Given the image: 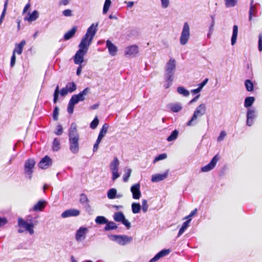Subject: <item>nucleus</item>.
Listing matches in <instances>:
<instances>
[{
    "label": "nucleus",
    "instance_id": "obj_1",
    "mask_svg": "<svg viewBox=\"0 0 262 262\" xmlns=\"http://www.w3.org/2000/svg\"><path fill=\"white\" fill-rule=\"evenodd\" d=\"M69 149L71 152L76 154L79 150V135L77 129V125L72 123L69 129Z\"/></svg>",
    "mask_w": 262,
    "mask_h": 262
},
{
    "label": "nucleus",
    "instance_id": "obj_2",
    "mask_svg": "<svg viewBox=\"0 0 262 262\" xmlns=\"http://www.w3.org/2000/svg\"><path fill=\"white\" fill-rule=\"evenodd\" d=\"M176 70V60L173 58H170L165 67L164 79L165 83L163 86L165 89H168L172 85Z\"/></svg>",
    "mask_w": 262,
    "mask_h": 262
},
{
    "label": "nucleus",
    "instance_id": "obj_3",
    "mask_svg": "<svg viewBox=\"0 0 262 262\" xmlns=\"http://www.w3.org/2000/svg\"><path fill=\"white\" fill-rule=\"evenodd\" d=\"M98 24H92L88 29L85 34L82 38L79 45V48L88 51L93 38L97 31Z\"/></svg>",
    "mask_w": 262,
    "mask_h": 262
},
{
    "label": "nucleus",
    "instance_id": "obj_4",
    "mask_svg": "<svg viewBox=\"0 0 262 262\" xmlns=\"http://www.w3.org/2000/svg\"><path fill=\"white\" fill-rule=\"evenodd\" d=\"M206 112V106L204 103L199 105L194 111L192 116L189 121L187 123V125L190 126H193L198 123L196 121L198 118L203 116Z\"/></svg>",
    "mask_w": 262,
    "mask_h": 262
},
{
    "label": "nucleus",
    "instance_id": "obj_5",
    "mask_svg": "<svg viewBox=\"0 0 262 262\" xmlns=\"http://www.w3.org/2000/svg\"><path fill=\"white\" fill-rule=\"evenodd\" d=\"M18 226L19 228L18 230V232L22 233L24 232V229L26 231H28L30 235L34 234V225L32 223H28L22 218L18 219Z\"/></svg>",
    "mask_w": 262,
    "mask_h": 262
},
{
    "label": "nucleus",
    "instance_id": "obj_6",
    "mask_svg": "<svg viewBox=\"0 0 262 262\" xmlns=\"http://www.w3.org/2000/svg\"><path fill=\"white\" fill-rule=\"evenodd\" d=\"M110 239L117 242L121 246H124L131 243L133 237L126 235H111L109 236Z\"/></svg>",
    "mask_w": 262,
    "mask_h": 262
},
{
    "label": "nucleus",
    "instance_id": "obj_7",
    "mask_svg": "<svg viewBox=\"0 0 262 262\" xmlns=\"http://www.w3.org/2000/svg\"><path fill=\"white\" fill-rule=\"evenodd\" d=\"M35 161L33 159H29L26 160L24 164V173L26 178L31 180L33 172V168L35 165Z\"/></svg>",
    "mask_w": 262,
    "mask_h": 262
},
{
    "label": "nucleus",
    "instance_id": "obj_8",
    "mask_svg": "<svg viewBox=\"0 0 262 262\" xmlns=\"http://www.w3.org/2000/svg\"><path fill=\"white\" fill-rule=\"evenodd\" d=\"M190 37L189 26L187 23H185L183 25L182 31L180 38V42L182 45L187 43Z\"/></svg>",
    "mask_w": 262,
    "mask_h": 262
},
{
    "label": "nucleus",
    "instance_id": "obj_9",
    "mask_svg": "<svg viewBox=\"0 0 262 262\" xmlns=\"http://www.w3.org/2000/svg\"><path fill=\"white\" fill-rule=\"evenodd\" d=\"M90 92V89L89 88H86L79 94L73 95L70 99L76 104H77L80 101H84L85 99V96L87 95Z\"/></svg>",
    "mask_w": 262,
    "mask_h": 262
},
{
    "label": "nucleus",
    "instance_id": "obj_10",
    "mask_svg": "<svg viewBox=\"0 0 262 262\" xmlns=\"http://www.w3.org/2000/svg\"><path fill=\"white\" fill-rule=\"evenodd\" d=\"M88 232L89 230L88 228L83 226L80 227L76 232L75 236L76 241L80 242L85 239Z\"/></svg>",
    "mask_w": 262,
    "mask_h": 262
},
{
    "label": "nucleus",
    "instance_id": "obj_11",
    "mask_svg": "<svg viewBox=\"0 0 262 262\" xmlns=\"http://www.w3.org/2000/svg\"><path fill=\"white\" fill-rule=\"evenodd\" d=\"M52 159L49 156H46L40 160L38 166L42 169H46L52 166Z\"/></svg>",
    "mask_w": 262,
    "mask_h": 262
},
{
    "label": "nucleus",
    "instance_id": "obj_12",
    "mask_svg": "<svg viewBox=\"0 0 262 262\" xmlns=\"http://www.w3.org/2000/svg\"><path fill=\"white\" fill-rule=\"evenodd\" d=\"M87 52L88 51L79 48L74 56V60L75 63L80 65L83 62L84 56Z\"/></svg>",
    "mask_w": 262,
    "mask_h": 262
},
{
    "label": "nucleus",
    "instance_id": "obj_13",
    "mask_svg": "<svg viewBox=\"0 0 262 262\" xmlns=\"http://www.w3.org/2000/svg\"><path fill=\"white\" fill-rule=\"evenodd\" d=\"M219 160V156L216 155L213 157L211 161L207 165L201 168V171L202 172H208L214 168Z\"/></svg>",
    "mask_w": 262,
    "mask_h": 262
},
{
    "label": "nucleus",
    "instance_id": "obj_14",
    "mask_svg": "<svg viewBox=\"0 0 262 262\" xmlns=\"http://www.w3.org/2000/svg\"><path fill=\"white\" fill-rule=\"evenodd\" d=\"M138 52V47L134 45L126 48L125 55L128 57H134Z\"/></svg>",
    "mask_w": 262,
    "mask_h": 262
},
{
    "label": "nucleus",
    "instance_id": "obj_15",
    "mask_svg": "<svg viewBox=\"0 0 262 262\" xmlns=\"http://www.w3.org/2000/svg\"><path fill=\"white\" fill-rule=\"evenodd\" d=\"M140 188V185L139 183L134 184L131 187L130 191L133 194V198L134 199L138 200L140 199L141 195Z\"/></svg>",
    "mask_w": 262,
    "mask_h": 262
},
{
    "label": "nucleus",
    "instance_id": "obj_16",
    "mask_svg": "<svg viewBox=\"0 0 262 262\" xmlns=\"http://www.w3.org/2000/svg\"><path fill=\"white\" fill-rule=\"evenodd\" d=\"M167 107L172 113H178L183 108L182 103L179 102L169 103Z\"/></svg>",
    "mask_w": 262,
    "mask_h": 262
},
{
    "label": "nucleus",
    "instance_id": "obj_17",
    "mask_svg": "<svg viewBox=\"0 0 262 262\" xmlns=\"http://www.w3.org/2000/svg\"><path fill=\"white\" fill-rule=\"evenodd\" d=\"M79 214V210L76 209H70L63 212L61 214V217L63 218H66L70 216H77Z\"/></svg>",
    "mask_w": 262,
    "mask_h": 262
},
{
    "label": "nucleus",
    "instance_id": "obj_18",
    "mask_svg": "<svg viewBox=\"0 0 262 262\" xmlns=\"http://www.w3.org/2000/svg\"><path fill=\"white\" fill-rule=\"evenodd\" d=\"M106 46L111 55L115 56L116 55L118 50L117 48L110 40H106Z\"/></svg>",
    "mask_w": 262,
    "mask_h": 262
},
{
    "label": "nucleus",
    "instance_id": "obj_19",
    "mask_svg": "<svg viewBox=\"0 0 262 262\" xmlns=\"http://www.w3.org/2000/svg\"><path fill=\"white\" fill-rule=\"evenodd\" d=\"M169 252L170 250L169 249H163L151 258L149 262H156L160 258L168 255Z\"/></svg>",
    "mask_w": 262,
    "mask_h": 262
},
{
    "label": "nucleus",
    "instance_id": "obj_20",
    "mask_svg": "<svg viewBox=\"0 0 262 262\" xmlns=\"http://www.w3.org/2000/svg\"><path fill=\"white\" fill-rule=\"evenodd\" d=\"M168 176V172L166 171L163 173H158L152 175L151 177V181L152 182H158L164 180Z\"/></svg>",
    "mask_w": 262,
    "mask_h": 262
},
{
    "label": "nucleus",
    "instance_id": "obj_21",
    "mask_svg": "<svg viewBox=\"0 0 262 262\" xmlns=\"http://www.w3.org/2000/svg\"><path fill=\"white\" fill-rule=\"evenodd\" d=\"M77 30V27L76 26H74L70 31L65 33L63 36V40H68L72 38L75 35Z\"/></svg>",
    "mask_w": 262,
    "mask_h": 262
},
{
    "label": "nucleus",
    "instance_id": "obj_22",
    "mask_svg": "<svg viewBox=\"0 0 262 262\" xmlns=\"http://www.w3.org/2000/svg\"><path fill=\"white\" fill-rule=\"evenodd\" d=\"M46 204L47 202L45 201L40 200L34 206L33 210L35 211H42L45 208Z\"/></svg>",
    "mask_w": 262,
    "mask_h": 262
},
{
    "label": "nucleus",
    "instance_id": "obj_23",
    "mask_svg": "<svg viewBox=\"0 0 262 262\" xmlns=\"http://www.w3.org/2000/svg\"><path fill=\"white\" fill-rule=\"evenodd\" d=\"M26 45V41L25 40H23L21 42L15 45V49L13 50V53H17L18 54L20 55L22 53L23 49L24 46Z\"/></svg>",
    "mask_w": 262,
    "mask_h": 262
},
{
    "label": "nucleus",
    "instance_id": "obj_24",
    "mask_svg": "<svg viewBox=\"0 0 262 262\" xmlns=\"http://www.w3.org/2000/svg\"><path fill=\"white\" fill-rule=\"evenodd\" d=\"M191 219H188L186 221L183 223L181 228L180 229L179 233L177 235V237H180L186 230V229L188 228L189 226V225L190 224V222L191 221Z\"/></svg>",
    "mask_w": 262,
    "mask_h": 262
},
{
    "label": "nucleus",
    "instance_id": "obj_25",
    "mask_svg": "<svg viewBox=\"0 0 262 262\" xmlns=\"http://www.w3.org/2000/svg\"><path fill=\"white\" fill-rule=\"evenodd\" d=\"M238 27L236 25H234L233 27V32L231 37V42L232 45H234L236 41L237 37Z\"/></svg>",
    "mask_w": 262,
    "mask_h": 262
},
{
    "label": "nucleus",
    "instance_id": "obj_26",
    "mask_svg": "<svg viewBox=\"0 0 262 262\" xmlns=\"http://www.w3.org/2000/svg\"><path fill=\"white\" fill-rule=\"evenodd\" d=\"M259 5L258 3H256L253 6L252 9L251 10V6H250L249 12V20H251L252 16H255L257 12V7Z\"/></svg>",
    "mask_w": 262,
    "mask_h": 262
},
{
    "label": "nucleus",
    "instance_id": "obj_27",
    "mask_svg": "<svg viewBox=\"0 0 262 262\" xmlns=\"http://www.w3.org/2000/svg\"><path fill=\"white\" fill-rule=\"evenodd\" d=\"M105 224L106 225L104 228V231H110L116 229L118 227L116 224L112 221H108V222Z\"/></svg>",
    "mask_w": 262,
    "mask_h": 262
},
{
    "label": "nucleus",
    "instance_id": "obj_28",
    "mask_svg": "<svg viewBox=\"0 0 262 262\" xmlns=\"http://www.w3.org/2000/svg\"><path fill=\"white\" fill-rule=\"evenodd\" d=\"M52 148L54 151H57L60 149V140L57 138H54L53 141Z\"/></svg>",
    "mask_w": 262,
    "mask_h": 262
},
{
    "label": "nucleus",
    "instance_id": "obj_29",
    "mask_svg": "<svg viewBox=\"0 0 262 262\" xmlns=\"http://www.w3.org/2000/svg\"><path fill=\"white\" fill-rule=\"evenodd\" d=\"M119 165V161L117 157H115L110 164L111 170H118Z\"/></svg>",
    "mask_w": 262,
    "mask_h": 262
},
{
    "label": "nucleus",
    "instance_id": "obj_30",
    "mask_svg": "<svg viewBox=\"0 0 262 262\" xmlns=\"http://www.w3.org/2000/svg\"><path fill=\"white\" fill-rule=\"evenodd\" d=\"M255 101V98L253 97H247L245 98L244 101V106L246 108H248L253 104Z\"/></svg>",
    "mask_w": 262,
    "mask_h": 262
},
{
    "label": "nucleus",
    "instance_id": "obj_31",
    "mask_svg": "<svg viewBox=\"0 0 262 262\" xmlns=\"http://www.w3.org/2000/svg\"><path fill=\"white\" fill-rule=\"evenodd\" d=\"M79 202L81 204H82V205H84L85 204H86V206L90 207V204H89V199L84 193H81L80 195Z\"/></svg>",
    "mask_w": 262,
    "mask_h": 262
},
{
    "label": "nucleus",
    "instance_id": "obj_32",
    "mask_svg": "<svg viewBox=\"0 0 262 262\" xmlns=\"http://www.w3.org/2000/svg\"><path fill=\"white\" fill-rule=\"evenodd\" d=\"M179 135V131L177 129H174L172 131L169 136L167 138V141L168 142L173 141L176 140Z\"/></svg>",
    "mask_w": 262,
    "mask_h": 262
},
{
    "label": "nucleus",
    "instance_id": "obj_33",
    "mask_svg": "<svg viewBox=\"0 0 262 262\" xmlns=\"http://www.w3.org/2000/svg\"><path fill=\"white\" fill-rule=\"evenodd\" d=\"M108 127L109 125L107 123H104L100 130L98 137L103 138L105 135L106 134Z\"/></svg>",
    "mask_w": 262,
    "mask_h": 262
},
{
    "label": "nucleus",
    "instance_id": "obj_34",
    "mask_svg": "<svg viewBox=\"0 0 262 262\" xmlns=\"http://www.w3.org/2000/svg\"><path fill=\"white\" fill-rule=\"evenodd\" d=\"M177 92L179 94H180L185 97H188L190 94L189 91L186 90L183 86L178 87L177 88Z\"/></svg>",
    "mask_w": 262,
    "mask_h": 262
},
{
    "label": "nucleus",
    "instance_id": "obj_35",
    "mask_svg": "<svg viewBox=\"0 0 262 262\" xmlns=\"http://www.w3.org/2000/svg\"><path fill=\"white\" fill-rule=\"evenodd\" d=\"M125 216L122 212H117L114 215V219L116 222H121L124 219Z\"/></svg>",
    "mask_w": 262,
    "mask_h": 262
},
{
    "label": "nucleus",
    "instance_id": "obj_36",
    "mask_svg": "<svg viewBox=\"0 0 262 262\" xmlns=\"http://www.w3.org/2000/svg\"><path fill=\"white\" fill-rule=\"evenodd\" d=\"M245 86L246 90L248 92H252L254 89L253 82L250 79H247L245 81Z\"/></svg>",
    "mask_w": 262,
    "mask_h": 262
},
{
    "label": "nucleus",
    "instance_id": "obj_37",
    "mask_svg": "<svg viewBox=\"0 0 262 262\" xmlns=\"http://www.w3.org/2000/svg\"><path fill=\"white\" fill-rule=\"evenodd\" d=\"M66 88L68 90L69 93H73L77 89L76 84L74 82L68 83Z\"/></svg>",
    "mask_w": 262,
    "mask_h": 262
},
{
    "label": "nucleus",
    "instance_id": "obj_38",
    "mask_svg": "<svg viewBox=\"0 0 262 262\" xmlns=\"http://www.w3.org/2000/svg\"><path fill=\"white\" fill-rule=\"evenodd\" d=\"M39 16V14L37 11L34 10L31 14H29V16L28 18V20L29 21H33L36 20Z\"/></svg>",
    "mask_w": 262,
    "mask_h": 262
},
{
    "label": "nucleus",
    "instance_id": "obj_39",
    "mask_svg": "<svg viewBox=\"0 0 262 262\" xmlns=\"http://www.w3.org/2000/svg\"><path fill=\"white\" fill-rule=\"evenodd\" d=\"M117 190L115 188H111L107 193V196L109 199H114L116 197Z\"/></svg>",
    "mask_w": 262,
    "mask_h": 262
},
{
    "label": "nucleus",
    "instance_id": "obj_40",
    "mask_svg": "<svg viewBox=\"0 0 262 262\" xmlns=\"http://www.w3.org/2000/svg\"><path fill=\"white\" fill-rule=\"evenodd\" d=\"M95 222L99 225L105 224L108 222V220L104 216H98L95 219Z\"/></svg>",
    "mask_w": 262,
    "mask_h": 262
},
{
    "label": "nucleus",
    "instance_id": "obj_41",
    "mask_svg": "<svg viewBox=\"0 0 262 262\" xmlns=\"http://www.w3.org/2000/svg\"><path fill=\"white\" fill-rule=\"evenodd\" d=\"M141 206L139 203H133L132 204V211L134 213L136 214L140 212Z\"/></svg>",
    "mask_w": 262,
    "mask_h": 262
},
{
    "label": "nucleus",
    "instance_id": "obj_42",
    "mask_svg": "<svg viewBox=\"0 0 262 262\" xmlns=\"http://www.w3.org/2000/svg\"><path fill=\"white\" fill-rule=\"evenodd\" d=\"M256 113L254 108L248 109L247 113V119H253L256 117Z\"/></svg>",
    "mask_w": 262,
    "mask_h": 262
},
{
    "label": "nucleus",
    "instance_id": "obj_43",
    "mask_svg": "<svg viewBox=\"0 0 262 262\" xmlns=\"http://www.w3.org/2000/svg\"><path fill=\"white\" fill-rule=\"evenodd\" d=\"M111 3H112V2H111V0H105V1L104 4L103 5V11H102L103 14H105L108 12L110 7L111 5Z\"/></svg>",
    "mask_w": 262,
    "mask_h": 262
},
{
    "label": "nucleus",
    "instance_id": "obj_44",
    "mask_svg": "<svg viewBox=\"0 0 262 262\" xmlns=\"http://www.w3.org/2000/svg\"><path fill=\"white\" fill-rule=\"evenodd\" d=\"M75 104H76L74 102H73L71 99L70 100L67 108V111L68 113L71 114L73 113L74 105Z\"/></svg>",
    "mask_w": 262,
    "mask_h": 262
},
{
    "label": "nucleus",
    "instance_id": "obj_45",
    "mask_svg": "<svg viewBox=\"0 0 262 262\" xmlns=\"http://www.w3.org/2000/svg\"><path fill=\"white\" fill-rule=\"evenodd\" d=\"M131 172L132 169L130 168H127L125 170V173L123 177V180L124 182H127L128 180V179L130 176Z\"/></svg>",
    "mask_w": 262,
    "mask_h": 262
},
{
    "label": "nucleus",
    "instance_id": "obj_46",
    "mask_svg": "<svg viewBox=\"0 0 262 262\" xmlns=\"http://www.w3.org/2000/svg\"><path fill=\"white\" fill-rule=\"evenodd\" d=\"M237 0H225L227 7H233L236 5Z\"/></svg>",
    "mask_w": 262,
    "mask_h": 262
},
{
    "label": "nucleus",
    "instance_id": "obj_47",
    "mask_svg": "<svg viewBox=\"0 0 262 262\" xmlns=\"http://www.w3.org/2000/svg\"><path fill=\"white\" fill-rule=\"evenodd\" d=\"M166 158H167V155L166 154L164 153V154H160V155H158V156H157L156 157H155V158L154 159V160L153 161V163H156V162H157L159 161L165 159Z\"/></svg>",
    "mask_w": 262,
    "mask_h": 262
},
{
    "label": "nucleus",
    "instance_id": "obj_48",
    "mask_svg": "<svg viewBox=\"0 0 262 262\" xmlns=\"http://www.w3.org/2000/svg\"><path fill=\"white\" fill-rule=\"evenodd\" d=\"M59 94V86L57 85L54 93V98L53 101L54 103H56L58 99Z\"/></svg>",
    "mask_w": 262,
    "mask_h": 262
},
{
    "label": "nucleus",
    "instance_id": "obj_49",
    "mask_svg": "<svg viewBox=\"0 0 262 262\" xmlns=\"http://www.w3.org/2000/svg\"><path fill=\"white\" fill-rule=\"evenodd\" d=\"M99 123V120L98 119V117L96 116L95 117L94 120L92 121V122L90 124V127L92 129H95L97 126H98Z\"/></svg>",
    "mask_w": 262,
    "mask_h": 262
},
{
    "label": "nucleus",
    "instance_id": "obj_50",
    "mask_svg": "<svg viewBox=\"0 0 262 262\" xmlns=\"http://www.w3.org/2000/svg\"><path fill=\"white\" fill-rule=\"evenodd\" d=\"M59 114V108L57 106H55L53 113V119L56 121L58 120V116Z\"/></svg>",
    "mask_w": 262,
    "mask_h": 262
},
{
    "label": "nucleus",
    "instance_id": "obj_51",
    "mask_svg": "<svg viewBox=\"0 0 262 262\" xmlns=\"http://www.w3.org/2000/svg\"><path fill=\"white\" fill-rule=\"evenodd\" d=\"M148 205L146 200H143L142 202V209L143 212H146Z\"/></svg>",
    "mask_w": 262,
    "mask_h": 262
},
{
    "label": "nucleus",
    "instance_id": "obj_52",
    "mask_svg": "<svg viewBox=\"0 0 262 262\" xmlns=\"http://www.w3.org/2000/svg\"><path fill=\"white\" fill-rule=\"evenodd\" d=\"M8 0H6L5 4H4V9H3V12L1 14V17H0L1 19H3L5 16V14H6L7 8V5H8Z\"/></svg>",
    "mask_w": 262,
    "mask_h": 262
},
{
    "label": "nucleus",
    "instance_id": "obj_53",
    "mask_svg": "<svg viewBox=\"0 0 262 262\" xmlns=\"http://www.w3.org/2000/svg\"><path fill=\"white\" fill-rule=\"evenodd\" d=\"M63 133V128L62 126L60 124H58L57 126V130L55 132V134L56 135L60 136Z\"/></svg>",
    "mask_w": 262,
    "mask_h": 262
},
{
    "label": "nucleus",
    "instance_id": "obj_54",
    "mask_svg": "<svg viewBox=\"0 0 262 262\" xmlns=\"http://www.w3.org/2000/svg\"><path fill=\"white\" fill-rule=\"evenodd\" d=\"M258 50L260 52L262 51V32L258 35Z\"/></svg>",
    "mask_w": 262,
    "mask_h": 262
},
{
    "label": "nucleus",
    "instance_id": "obj_55",
    "mask_svg": "<svg viewBox=\"0 0 262 262\" xmlns=\"http://www.w3.org/2000/svg\"><path fill=\"white\" fill-rule=\"evenodd\" d=\"M211 19H212V22H211V24L209 27V31H210V33H212L213 32V28H214V24H215V21H214V15H211Z\"/></svg>",
    "mask_w": 262,
    "mask_h": 262
},
{
    "label": "nucleus",
    "instance_id": "obj_56",
    "mask_svg": "<svg viewBox=\"0 0 262 262\" xmlns=\"http://www.w3.org/2000/svg\"><path fill=\"white\" fill-rule=\"evenodd\" d=\"M162 7L167 8L169 5V0H161Z\"/></svg>",
    "mask_w": 262,
    "mask_h": 262
},
{
    "label": "nucleus",
    "instance_id": "obj_57",
    "mask_svg": "<svg viewBox=\"0 0 262 262\" xmlns=\"http://www.w3.org/2000/svg\"><path fill=\"white\" fill-rule=\"evenodd\" d=\"M113 176H112V180L113 181H115L116 179L120 177V174L118 173V170H113L112 171Z\"/></svg>",
    "mask_w": 262,
    "mask_h": 262
},
{
    "label": "nucleus",
    "instance_id": "obj_58",
    "mask_svg": "<svg viewBox=\"0 0 262 262\" xmlns=\"http://www.w3.org/2000/svg\"><path fill=\"white\" fill-rule=\"evenodd\" d=\"M226 136V133L225 131L222 130L220 133V136L217 138V141H222L224 139V138Z\"/></svg>",
    "mask_w": 262,
    "mask_h": 262
},
{
    "label": "nucleus",
    "instance_id": "obj_59",
    "mask_svg": "<svg viewBox=\"0 0 262 262\" xmlns=\"http://www.w3.org/2000/svg\"><path fill=\"white\" fill-rule=\"evenodd\" d=\"M68 93H69V91L66 87L62 88L59 92V93L61 96H65L68 94Z\"/></svg>",
    "mask_w": 262,
    "mask_h": 262
},
{
    "label": "nucleus",
    "instance_id": "obj_60",
    "mask_svg": "<svg viewBox=\"0 0 262 262\" xmlns=\"http://www.w3.org/2000/svg\"><path fill=\"white\" fill-rule=\"evenodd\" d=\"M121 223L125 225L127 229H129L131 227L130 223L128 222L127 220L124 217V219L122 220Z\"/></svg>",
    "mask_w": 262,
    "mask_h": 262
},
{
    "label": "nucleus",
    "instance_id": "obj_61",
    "mask_svg": "<svg viewBox=\"0 0 262 262\" xmlns=\"http://www.w3.org/2000/svg\"><path fill=\"white\" fill-rule=\"evenodd\" d=\"M62 14L65 16H71L72 15V11L70 9H66L63 11Z\"/></svg>",
    "mask_w": 262,
    "mask_h": 262
},
{
    "label": "nucleus",
    "instance_id": "obj_62",
    "mask_svg": "<svg viewBox=\"0 0 262 262\" xmlns=\"http://www.w3.org/2000/svg\"><path fill=\"white\" fill-rule=\"evenodd\" d=\"M15 60H16L15 54L14 53H13V54L11 58V61H10V66L11 67H13L14 66V65L15 64Z\"/></svg>",
    "mask_w": 262,
    "mask_h": 262
},
{
    "label": "nucleus",
    "instance_id": "obj_63",
    "mask_svg": "<svg viewBox=\"0 0 262 262\" xmlns=\"http://www.w3.org/2000/svg\"><path fill=\"white\" fill-rule=\"evenodd\" d=\"M208 81V78H206L205 79H204L203 82L199 84L198 88L201 90L203 89V88L207 84Z\"/></svg>",
    "mask_w": 262,
    "mask_h": 262
},
{
    "label": "nucleus",
    "instance_id": "obj_64",
    "mask_svg": "<svg viewBox=\"0 0 262 262\" xmlns=\"http://www.w3.org/2000/svg\"><path fill=\"white\" fill-rule=\"evenodd\" d=\"M197 212V209H194L193 211L191 212V213L189 214V215L186 216L185 219H187V220L191 219V217L194 215Z\"/></svg>",
    "mask_w": 262,
    "mask_h": 262
}]
</instances>
